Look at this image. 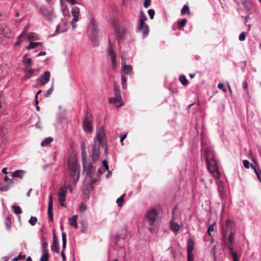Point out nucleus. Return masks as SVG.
<instances>
[{
	"mask_svg": "<svg viewBox=\"0 0 261 261\" xmlns=\"http://www.w3.org/2000/svg\"><path fill=\"white\" fill-rule=\"evenodd\" d=\"M204 156L206 162L207 168L212 175L219 178L220 177V173L217 162L215 158L214 152L210 148H206L204 149Z\"/></svg>",
	"mask_w": 261,
	"mask_h": 261,
	"instance_id": "obj_1",
	"label": "nucleus"
},
{
	"mask_svg": "<svg viewBox=\"0 0 261 261\" xmlns=\"http://www.w3.org/2000/svg\"><path fill=\"white\" fill-rule=\"evenodd\" d=\"M105 139V133L102 129H100L96 134V140L95 141L92 150L91 157L94 162H96L99 158L100 146L103 145Z\"/></svg>",
	"mask_w": 261,
	"mask_h": 261,
	"instance_id": "obj_2",
	"label": "nucleus"
},
{
	"mask_svg": "<svg viewBox=\"0 0 261 261\" xmlns=\"http://www.w3.org/2000/svg\"><path fill=\"white\" fill-rule=\"evenodd\" d=\"M159 214V211L155 208H151L146 213L145 215V222L150 230L153 229L155 227L156 218Z\"/></svg>",
	"mask_w": 261,
	"mask_h": 261,
	"instance_id": "obj_3",
	"label": "nucleus"
},
{
	"mask_svg": "<svg viewBox=\"0 0 261 261\" xmlns=\"http://www.w3.org/2000/svg\"><path fill=\"white\" fill-rule=\"evenodd\" d=\"M114 84L115 97L109 98V102L110 103H115L116 107L119 108L122 105V100L121 98L120 91L119 87L116 85L115 82L114 83Z\"/></svg>",
	"mask_w": 261,
	"mask_h": 261,
	"instance_id": "obj_4",
	"label": "nucleus"
},
{
	"mask_svg": "<svg viewBox=\"0 0 261 261\" xmlns=\"http://www.w3.org/2000/svg\"><path fill=\"white\" fill-rule=\"evenodd\" d=\"M238 6L247 13H251L253 11V6L251 0H235Z\"/></svg>",
	"mask_w": 261,
	"mask_h": 261,
	"instance_id": "obj_5",
	"label": "nucleus"
},
{
	"mask_svg": "<svg viewBox=\"0 0 261 261\" xmlns=\"http://www.w3.org/2000/svg\"><path fill=\"white\" fill-rule=\"evenodd\" d=\"M234 227V224L233 222L229 219L226 220L225 221V224L222 226V237H223L224 239H226V235L228 234V233H230L231 232H234V231H233Z\"/></svg>",
	"mask_w": 261,
	"mask_h": 261,
	"instance_id": "obj_6",
	"label": "nucleus"
},
{
	"mask_svg": "<svg viewBox=\"0 0 261 261\" xmlns=\"http://www.w3.org/2000/svg\"><path fill=\"white\" fill-rule=\"evenodd\" d=\"M89 28L91 30L92 36L91 37V39L93 42V44L95 46H97L98 44V41L97 40V35L98 33V28L97 25L96 24L95 20L94 19H92L91 20V23L89 25Z\"/></svg>",
	"mask_w": 261,
	"mask_h": 261,
	"instance_id": "obj_7",
	"label": "nucleus"
},
{
	"mask_svg": "<svg viewBox=\"0 0 261 261\" xmlns=\"http://www.w3.org/2000/svg\"><path fill=\"white\" fill-rule=\"evenodd\" d=\"M92 115L87 113L84 119L83 127L84 130L88 134H90L92 132Z\"/></svg>",
	"mask_w": 261,
	"mask_h": 261,
	"instance_id": "obj_8",
	"label": "nucleus"
},
{
	"mask_svg": "<svg viewBox=\"0 0 261 261\" xmlns=\"http://www.w3.org/2000/svg\"><path fill=\"white\" fill-rule=\"evenodd\" d=\"M222 240L225 243V245L227 247L230 251L233 249V243L235 239V232H231L229 233L228 236L226 235V238L224 239L222 237Z\"/></svg>",
	"mask_w": 261,
	"mask_h": 261,
	"instance_id": "obj_9",
	"label": "nucleus"
},
{
	"mask_svg": "<svg viewBox=\"0 0 261 261\" xmlns=\"http://www.w3.org/2000/svg\"><path fill=\"white\" fill-rule=\"evenodd\" d=\"M78 165L75 162H69L68 163V170L69 174L72 176L74 182H76L79 179V173L76 175Z\"/></svg>",
	"mask_w": 261,
	"mask_h": 261,
	"instance_id": "obj_10",
	"label": "nucleus"
},
{
	"mask_svg": "<svg viewBox=\"0 0 261 261\" xmlns=\"http://www.w3.org/2000/svg\"><path fill=\"white\" fill-rule=\"evenodd\" d=\"M50 74L49 71H45L36 80V85L37 86H41L46 84L49 81Z\"/></svg>",
	"mask_w": 261,
	"mask_h": 261,
	"instance_id": "obj_11",
	"label": "nucleus"
},
{
	"mask_svg": "<svg viewBox=\"0 0 261 261\" xmlns=\"http://www.w3.org/2000/svg\"><path fill=\"white\" fill-rule=\"evenodd\" d=\"M67 193V187L65 186L61 187L58 192V201L61 205L66 207L65 203L66 195Z\"/></svg>",
	"mask_w": 261,
	"mask_h": 261,
	"instance_id": "obj_12",
	"label": "nucleus"
},
{
	"mask_svg": "<svg viewBox=\"0 0 261 261\" xmlns=\"http://www.w3.org/2000/svg\"><path fill=\"white\" fill-rule=\"evenodd\" d=\"M39 10L40 13H41L43 16L46 17L48 20L51 21L54 18V13L53 10H49L44 6L40 7Z\"/></svg>",
	"mask_w": 261,
	"mask_h": 261,
	"instance_id": "obj_13",
	"label": "nucleus"
},
{
	"mask_svg": "<svg viewBox=\"0 0 261 261\" xmlns=\"http://www.w3.org/2000/svg\"><path fill=\"white\" fill-rule=\"evenodd\" d=\"M108 52L109 56L111 57V66L113 70H115L116 68L117 61H116V53L111 46L108 49Z\"/></svg>",
	"mask_w": 261,
	"mask_h": 261,
	"instance_id": "obj_14",
	"label": "nucleus"
},
{
	"mask_svg": "<svg viewBox=\"0 0 261 261\" xmlns=\"http://www.w3.org/2000/svg\"><path fill=\"white\" fill-rule=\"evenodd\" d=\"M115 37L117 40L118 41V43H120V41L123 40L125 31L124 30L121 28L120 26L116 25L115 26Z\"/></svg>",
	"mask_w": 261,
	"mask_h": 261,
	"instance_id": "obj_15",
	"label": "nucleus"
},
{
	"mask_svg": "<svg viewBox=\"0 0 261 261\" xmlns=\"http://www.w3.org/2000/svg\"><path fill=\"white\" fill-rule=\"evenodd\" d=\"M122 74H124L125 75L126 74H129L132 70L133 68L132 66L130 65H126V61L125 59L124 58L123 56H122Z\"/></svg>",
	"mask_w": 261,
	"mask_h": 261,
	"instance_id": "obj_16",
	"label": "nucleus"
},
{
	"mask_svg": "<svg viewBox=\"0 0 261 261\" xmlns=\"http://www.w3.org/2000/svg\"><path fill=\"white\" fill-rule=\"evenodd\" d=\"M84 171L86 172V176L91 177L94 173L95 169L91 164L88 163L83 164Z\"/></svg>",
	"mask_w": 261,
	"mask_h": 261,
	"instance_id": "obj_17",
	"label": "nucleus"
},
{
	"mask_svg": "<svg viewBox=\"0 0 261 261\" xmlns=\"http://www.w3.org/2000/svg\"><path fill=\"white\" fill-rule=\"evenodd\" d=\"M53 195H52V194H50L49 196V199H48V215L49 218L51 220V221H53Z\"/></svg>",
	"mask_w": 261,
	"mask_h": 261,
	"instance_id": "obj_18",
	"label": "nucleus"
},
{
	"mask_svg": "<svg viewBox=\"0 0 261 261\" xmlns=\"http://www.w3.org/2000/svg\"><path fill=\"white\" fill-rule=\"evenodd\" d=\"M147 20V17L144 14L143 12L142 11L140 13V17L138 20V25L137 27V29L139 28H141L145 25H147V24L145 23V21Z\"/></svg>",
	"mask_w": 261,
	"mask_h": 261,
	"instance_id": "obj_19",
	"label": "nucleus"
},
{
	"mask_svg": "<svg viewBox=\"0 0 261 261\" xmlns=\"http://www.w3.org/2000/svg\"><path fill=\"white\" fill-rule=\"evenodd\" d=\"M51 248L53 251L57 253L59 252L60 248L59 247L58 239L54 233L53 234V241Z\"/></svg>",
	"mask_w": 261,
	"mask_h": 261,
	"instance_id": "obj_20",
	"label": "nucleus"
},
{
	"mask_svg": "<svg viewBox=\"0 0 261 261\" xmlns=\"http://www.w3.org/2000/svg\"><path fill=\"white\" fill-rule=\"evenodd\" d=\"M68 30L67 25L65 23L59 24L56 30V33H61L66 32Z\"/></svg>",
	"mask_w": 261,
	"mask_h": 261,
	"instance_id": "obj_21",
	"label": "nucleus"
},
{
	"mask_svg": "<svg viewBox=\"0 0 261 261\" xmlns=\"http://www.w3.org/2000/svg\"><path fill=\"white\" fill-rule=\"evenodd\" d=\"M72 15L73 17L74 21H77L80 14V9L77 7H74L71 10Z\"/></svg>",
	"mask_w": 261,
	"mask_h": 261,
	"instance_id": "obj_22",
	"label": "nucleus"
},
{
	"mask_svg": "<svg viewBox=\"0 0 261 261\" xmlns=\"http://www.w3.org/2000/svg\"><path fill=\"white\" fill-rule=\"evenodd\" d=\"M170 227L171 230L176 234L180 228V226L178 224L174 222L173 219V220H171L170 222Z\"/></svg>",
	"mask_w": 261,
	"mask_h": 261,
	"instance_id": "obj_23",
	"label": "nucleus"
},
{
	"mask_svg": "<svg viewBox=\"0 0 261 261\" xmlns=\"http://www.w3.org/2000/svg\"><path fill=\"white\" fill-rule=\"evenodd\" d=\"M194 242L191 239H189L187 242V252H192L194 250Z\"/></svg>",
	"mask_w": 261,
	"mask_h": 261,
	"instance_id": "obj_24",
	"label": "nucleus"
},
{
	"mask_svg": "<svg viewBox=\"0 0 261 261\" xmlns=\"http://www.w3.org/2000/svg\"><path fill=\"white\" fill-rule=\"evenodd\" d=\"M138 30L142 32L144 38H145L148 36L149 31L148 25H145L141 28H139Z\"/></svg>",
	"mask_w": 261,
	"mask_h": 261,
	"instance_id": "obj_25",
	"label": "nucleus"
},
{
	"mask_svg": "<svg viewBox=\"0 0 261 261\" xmlns=\"http://www.w3.org/2000/svg\"><path fill=\"white\" fill-rule=\"evenodd\" d=\"M24 175V171L23 170H16L12 172V176L13 177H19L22 178Z\"/></svg>",
	"mask_w": 261,
	"mask_h": 261,
	"instance_id": "obj_26",
	"label": "nucleus"
},
{
	"mask_svg": "<svg viewBox=\"0 0 261 261\" xmlns=\"http://www.w3.org/2000/svg\"><path fill=\"white\" fill-rule=\"evenodd\" d=\"M77 215H73L72 217L69 219L70 225L75 228L77 227Z\"/></svg>",
	"mask_w": 261,
	"mask_h": 261,
	"instance_id": "obj_27",
	"label": "nucleus"
},
{
	"mask_svg": "<svg viewBox=\"0 0 261 261\" xmlns=\"http://www.w3.org/2000/svg\"><path fill=\"white\" fill-rule=\"evenodd\" d=\"M42 44L41 42H31L30 44L26 47V49L28 50H30L33 48H36L39 45H41Z\"/></svg>",
	"mask_w": 261,
	"mask_h": 261,
	"instance_id": "obj_28",
	"label": "nucleus"
},
{
	"mask_svg": "<svg viewBox=\"0 0 261 261\" xmlns=\"http://www.w3.org/2000/svg\"><path fill=\"white\" fill-rule=\"evenodd\" d=\"M24 38V34L23 33H22L18 37L17 40L16 41L15 43V45L17 46L19 45L21 43H22Z\"/></svg>",
	"mask_w": 261,
	"mask_h": 261,
	"instance_id": "obj_29",
	"label": "nucleus"
},
{
	"mask_svg": "<svg viewBox=\"0 0 261 261\" xmlns=\"http://www.w3.org/2000/svg\"><path fill=\"white\" fill-rule=\"evenodd\" d=\"M186 13L188 14H190L191 13V12L188 6L184 5L181 10V15H184Z\"/></svg>",
	"mask_w": 261,
	"mask_h": 261,
	"instance_id": "obj_30",
	"label": "nucleus"
},
{
	"mask_svg": "<svg viewBox=\"0 0 261 261\" xmlns=\"http://www.w3.org/2000/svg\"><path fill=\"white\" fill-rule=\"evenodd\" d=\"M121 84L122 85L123 89L126 90L127 89L126 77V76L124 74H122V75H121Z\"/></svg>",
	"mask_w": 261,
	"mask_h": 261,
	"instance_id": "obj_31",
	"label": "nucleus"
},
{
	"mask_svg": "<svg viewBox=\"0 0 261 261\" xmlns=\"http://www.w3.org/2000/svg\"><path fill=\"white\" fill-rule=\"evenodd\" d=\"M53 139L51 137L46 138L44 141H43L41 142V146H47L49 143H50L53 141Z\"/></svg>",
	"mask_w": 261,
	"mask_h": 261,
	"instance_id": "obj_32",
	"label": "nucleus"
},
{
	"mask_svg": "<svg viewBox=\"0 0 261 261\" xmlns=\"http://www.w3.org/2000/svg\"><path fill=\"white\" fill-rule=\"evenodd\" d=\"M62 243H63L62 248H63V250L64 251L66 248V242H67L66 234L65 232L62 233Z\"/></svg>",
	"mask_w": 261,
	"mask_h": 261,
	"instance_id": "obj_33",
	"label": "nucleus"
},
{
	"mask_svg": "<svg viewBox=\"0 0 261 261\" xmlns=\"http://www.w3.org/2000/svg\"><path fill=\"white\" fill-rule=\"evenodd\" d=\"M179 80L180 83L184 86H186L188 84V81L184 75H181L179 77Z\"/></svg>",
	"mask_w": 261,
	"mask_h": 261,
	"instance_id": "obj_34",
	"label": "nucleus"
},
{
	"mask_svg": "<svg viewBox=\"0 0 261 261\" xmlns=\"http://www.w3.org/2000/svg\"><path fill=\"white\" fill-rule=\"evenodd\" d=\"M12 208L14 212V213L16 214H19L22 213V210L20 206L16 205H12Z\"/></svg>",
	"mask_w": 261,
	"mask_h": 261,
	"instance_id": "obj_35",
	"label": "nucleus"
},
{
	"mask_svg": "<svg viewBox=\"0 0 261 261\" xmlns=\"http://www.w3.org/2000/svg\"><path fill=\"white\" fill-rule=\"evenodd\" d=\"M187 20L186 18L182 19L181 20L178 21V29H181L185 25Z\"/></svg>",
	"mask_w": 261,
	"mask_h": 261,
	"instance_id": "obj_36",
	"label": "nucleus"
},
{
	"mask_svg": "<svg viewBox=\"0 0 261 261\" xmlns=\"http://www.w3.org/2000/svg\"><path fill=\"white\" fill-rule=\"evenodd\" d=\"M82 157L83 164H85V163H87V160H86V157H87L86 151L84 147L82 148Z\"/></svg>",
	"mask_w": 261,
	"mask_h": 261,
	"instance_id": "obj_37",
	"label": "nucleus"
},
{
	"mask_svg": "<svg viewBox=\"0 0 261 261\" xmlns=\"http://www.w3.org/2000/svg\"><path fill=\"white\" fill-rule=\"evenodd\" d=\"M125 195V194H123L122 195H121V197H120L119 198H118L117 199V201H116V202L118 204V205L119 206H121L123 204V203L124 201V198L123 197Z\"/></svg>",
	"mask_w": 261,
	"mask_h": 261,
	"instance_id": "obj_38",
	"label": "nucleus"
},
{
	"mask_svg": "<svg viewBox=\"0 0 261 261\" xmlns=\"http://www.w3.org/2000/svg\"><path fill=\"white\" fill-rule=\"evenodd\" d=\"M34 73V70L31 69L28 71H25V77L27 79L31 77Z\"/></svg>",
	"mask_w": 261,
	"mask_h": 261,
	"instance_id": "obj_39",
	"label": "nucleus"
},
{
	"mask_svg": "<svg viewBox=\"0 0 261 261\" xmlns=\"http://www.w3.org/2000/svg\"><path fill=\"white\" fill-rule=\"evenodd\" d=\"M11 184H8L7 185H4L3 184H1L0 185V190L2 192H6L9 190L10 187V185Z\"/></svg>",
	"mask_w": 261,
	"mask_h": 261,
	"instance_id": "obj_40",
	"label": "nucleus"
},
{
	"mask_svg": "<svg viewBox=\"0 0 261 261\" xmlns=\"http://www.w3.org/2000/svg\"><path fill=\"white\" fill-rule=\"evenodd\" d=\"M49 254L48 252L43 253L41 256L40 261H48V260Z\"/></svg>",
	"mask_w": 261,
	"mask_h": 261,
	"instance_id": "obj_41",
	"label": "nucleus"
},
{
	"mask_svg": "<svg viewBox=\"0 0 261 261\" xmlns=\"http://www.w3.org/2000/svg\"><path fill=\"white\" fill-rule=\"evenodd\" d=\"M47 247L48 243L46 241H44L42 246V253L48 252Z\"/></svg>",
	"mask_w": 261,
	"mask_h": 261,
	"instance_id": "obj_42",
	"label": "nucleus"
},
{
	"mask_svg": "<svg viewBox=\"0 0 261 261\" xmlns=\"http://www.w3.org/2000/svg\"><path fill=\"white\" fill-rule=\"evenodd\" d=\"M26 257L25 255H21V253L19 254L17 257L13 258L12 260L13 261H18L19 260L24 259Z\"/></svg>",
	"mask_w": 261,
	"mask_h": 261,
	"instance_id": "obj_43",
	"label": "nucleus"
},
{
	"mask_svg": "<svg viewBox=\"0 0 261 261\" xmlns=\"http://www.w3.org/2000/svg\"><path fill=\"white\" fill-rule=\"evenodd\" d=\"M26 57H27V55H25L23 56V63L25 65L31 64L32 61V59H31V58H27V59H26L25 58Z\"/></svg>",
	"mask_w": 261,
	"mask_h": 261,
	"instance_id": "obj_44",
	"label": "nucleus"
},
{
	"mask_svg": "<svg viewBox=\"0 0 261 261\" xmlns=\"http://www.w3.org/2000/svg\"><path fill=\"white\" fill-rule=\"evenodd\" d=\"M37 219L36 217H33L32 216L31 218H30V219L29 220V222L30 223L34 226L35 225V224H36V223L37 222Z\"/></svg>",
	"mask_w": 261,
	"mask_h": 261,
	"instance_id": "obj_45",
	"label": "nucleus"
},
{
	"mask_svg": "<svg viewBox=\"0 0 261 261\" xmlns=\"http://www.w3.org/2000/svg\"><path fill=\"white\" fill-rule=\"evenodd\" d=\"M231 252V256L233 258V261H238V253L236 251H233V250L230 251Z\"/></svg>",
	"mask_w": 261,
	"mask_h": 261,
	"instance_id": "obj_46",
	"label": "nucleus"
},
{
	"mask_svg": "<svg viewBox=\"0 0 261 261\" xmlns=\"http://www.w3.org/2000/svg\"><path fill=\"white\" fill-rule=\"evenodd\" d=\"M242 85H243V88L244 91H245V93H246L247 94H248L249 92L248 90V84H247V82L244 81L243 82Z\"/></svg>",
	"mask_w": 261,
	"mask_h": 261,
	"instance_id": "obj_47",
	"label": "nucleus"
},
{
	"mask_svg": "<svg viewBox=\"0 0 261 261\" xmlns=\"http://www.w3.org/2000/svg\"><path fill=\"white\" fill-rule=\"evenodd\" d=\"M5 222L7 228L9 229L11 224V219L9 217H7Z\"/></svg>",
	"mask_w": 261,
	"mask_h": 261,
	"instance_id": "obj_48",
	"label": "nucleus"
},
{
	"mask_svg": "<svg viewBox=\"0 0 261 261\" xmlns=\"http://www.w3.org/2000/svg\"><path fill=\"white\" fill-rule=\"evenodd\" d=\"M246 33L244 32H242L239 35V40L241 41H243L245 40V38H246Z\"/></svg>",
	"mask_w": 261,
	"mask_h": 261,
	"instance_id": "obj_49",
	"label": "nucleus"
},
{
	"mask_svg": "<svg viewBox=\"0 0 261 261\" xmlns=\"http://www.w3.org/2000/svg\"><path fill=\"white\" fill-rule=\"evenodd\" d=\"M53 87L50 88L46 92V93L44 94V96L46 97H48L52 93L53 91Z\"/></svg>",
	"mask_w": 261,
	"mask_h": 261,
	"instance_id": "obj_50",
	"label": "nucleus"
},
{
	"mask_svg": "<svg viewBox=\"0 0 261 261\" xmlns=\"http://www.w3.org/2000/svg\"><path fill=\"white\" fill-rule=\"evenodd\" d=\"M187 259L188 261H194L193 259V254L192 252H187Z\"/></svg>",
	"mask_w": 261,
	"mask_h": 261,
	"instance_id": "obj_51",
	"label": "nucleus"
},
{
	"mask_svg": "<svg viewBox=\"0 0 261 261\" xmlns=\"http://www.w3.org/2000/svg\"><path fill=\"white\" fill-rule=\"evenodd\" d=\"M148 13L149 15L150 19H152L154 15V11L153 9H149L148 11Z\"/></svg>",
	"mask_w": 261,
	"mask_h": 261,
	"instance_id": "obj_52",
	"label": "nucleus"
},
{
	"mask_svg": "<svg viewBox=\"0 0 261 261\" xmlns=\"http://www.w3.org/2000/svg\"><path fill=\"white\" fill-rule=\"evenodd\" d=\"M214 231V225H211L207 229V233L208 234V236H211V232Z\"/></svg>",
	"mask_w": 261,
	"mask_h": 261,
	"instance_id": "obj_53",
	"label": "nucleus"
},
{
	"mask_svg": "<svg viewBox=\"0 0 261 261\" xmlns=\"http://www.w3.org/2000/svg\"><path fill=\"white\" fill-rule=\"evenodd\" d=\"M86 210H87V206L85 204H84V203L81 204L80 206V211L82 212H84Z\"/></svg>",
	"mask_w": 261,
	"mask_h": 261,
	"instance_id": "obj_54",
	"label": "nucleus"
},
{
	"mask_svg": "<svg viewBox=\"0 0 261 261\" xmlns=\"http://www.w3.org/2000/svg\"><path fill=\"white\" fill-rule=\"evenodd\" d=\"M255 174L258 179L260 181H261V170L259 169H257V171H256Z\"/></svg>",
	"mask_w": 261,
	"mask_h": 261,
	"instance_id": "obj_55",
	"label": "nucleus"
},
{
	"mask_svg": "<svg viewBox=\"0 0 261 261\" xmlns=\"http://www.w3.org/2000/svg\"><path fill=\"white\" fill-rule=\"evenodd\" d=\"M151 0H145L143 6L145 8H147L150 4Z\"/></svg>",
	"mask_w": 261,
	"mask_h": 261,
	"instance_id": "obj_56",
	"label": "nucleus"
},
{
	"mask_svg": "<svg viewBox=\"0 0 261 261\" xmlns=\"http://www.w3.org/2000/svg\"><path fill=\"white\" fill-rule=\"evenodd\" d=\"M243 165L246 168L248 169L250 166V163L248 160H245L243 161Z\"/></svg>",
	"mask_w": 261,
	"mask_h": 261,
	"instance_id": "obj_57",
	"label": "nucleus"
},
{
	"mask_svg": "<svg viewBox=\"0 0 261 261\" xmlns=\"http://www.w3.org/2000/svg\"><path fill=\"white\" fill-rule=\"evenodd\" d=\"M41 92H42V90H39V91L37 92L36 95V96H35V104L38 105L39 101H38V95L39 94H40Z\"/></svg>",
	"mask_w": 261,
	"mask_h": 261,
	"instance_id": "obj_58",
	"label": "nucleus"
},
{
	"mask_svg": "<svg viewBox=\"0 0 261 261\" xmlns=\"http://www.w3.org/2000/svg\"><path fill=\"white\" fill-rule=\"evenodd\" d=\"M102 165L103 166V168L107 170H109V166L108 164V162L106 160H103L102 162Z\"/></svg>",
	"mask_w": 261,
	"mask_h": 261,
	"instance_id": "obj_59",
	"label": "nucleus"
},
{
	"mask_svg": "<svg viewBox=\"0 0 261 261\" xmlns=\"http://www.w3.org/2000/svg\"><path fill=\"white\" fill-rule=\"evenodd\" d=\"M35 34L34 33H30L28 35L29 40H34Z\"/></svg>",
	"mask_w": 261,
	"mask_h": 261,
	"instance_id": "obj_60",
	"label": "nucleus"
},
{
	"mask_svg": "<svg viewBox=\"0 0 261 261\" xmlns=\"http://www.w3.org/2000/svg\"><path fill=\"white\" fill-rule=\"evenodd\" d=\"M4 181H8L9 184H13L14 182L12 179H10L7 176H5L4 177Z\"/></svg>",
	"mask_w": 261,
	"mask_h": 261,
	"instance_id": "obj_61",
	"label": "nucleus"
},
{
	"mask_svg": "<svg viewBox=\"0 0 261 261\" xmlns=\"http://www.w3.org/2000/svg\"><path fill=\"white\" fill-rule=\"evenodd\" d=\"M218 87L219 89L222 90L224 92H226V90L224 88V85L222 83H220L218 85Z\"/></svg>",
	"mask_w": 261,
	"mask_h": 261,
	"instance_id": "obj_62",
	"label": "nucleus"
},
{
	"mask_svg": "<svg viewBox=\"0 0 261 261\" xmlns=\"http://www.w3.org/2000/svg\"><path fill=\"white\" fill-rule=\"evenodd\" d=\"M126 137H127V134H124L121 136V139H120V142H121L122 145H124L123 140L126 138Z\"/></svg>",
	"mask_w": 261,
	"mask_h": 261,
	"instance_id": "obj_63",
	"label": "nucleus"
},
{
	"mask_svg": "<svg viewBox=\"0 0 261 261\" xmlns=\"http://www.w3.org/2000/svg\"><path fill=\"white\" fill-rule=\"evenodd\" d=\"M126 137H127V134H124L121 136V139H120V142H121L122 145H124L123 140L126 138Z\"/></svg>",
	"mask_w": 261,
	"mask_h": 261,
	"instance_id": "obj_64",
	"label": "nucleus"
}]
</instances>
